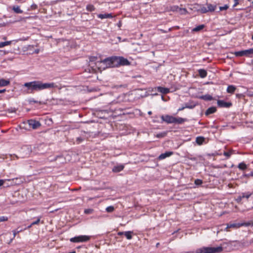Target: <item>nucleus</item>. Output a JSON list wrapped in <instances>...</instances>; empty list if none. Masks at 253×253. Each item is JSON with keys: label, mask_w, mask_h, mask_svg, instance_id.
Instances as JSON below:
<instances>
[{"label": "nucleus", "mask_w": 253, "mask_h": 253, "mask_svg": "<svg viewBox=\"0 0 253 253\" xmlns=\"http://www.w3.org/2000/svg\"><path fill=\"white\" fill-rule=\"evenodd\" d=\"M243 199V197H242V195L241 194L236 199V201L238 202V203H240L241 202L242 200Z\"/></svg>", "instance_id": "79ce46f5"}, {"label": "nucleus", "mask_w": 253, "mask_h": 253, "mask_svg": "<svg viewBox=\"0 0 253 253\" xmlns=\"http://www.w3.org/2000/svg\"><path fill=\"white\" fill-rule=\"evenodd\" d=\"M5 91H6L5 89H1V90H0V93H3V92H5Z\"/></svg>", "instance_id": "3c124183"}, {"label": "nucleus", "mask_w": 253, "mask_h": 253, "mask_svg": "<svg viewBox=\"0 0 253 253\" xmlns=\"http://www.w3.org/2000/svg\"><path fill=\"white\" fill-rule=\"evenodd\" d=\"M93 210L92 209H85L84 211V212L85 213V214H91L92 213Z\"/></svg>", "instance_id": "58836bf2"}, {"label": "nucleus", "mask_w": 253, "mask_h": 253, "mask_svg": "<svg viewBox=\"0 0 253 253\" xmlns=\"http://www.w3.org/2000/svg\"><path fill=\"white\" fill-rule=\"evenodd\" d=\"M86 9L88 11H93L95 10L94 6L92 4H88L86 6Z\"/></svg>", "instance_id": "2f4dec72"}, {"label": "nucleus", "mask_w": 253, "mask_h": 253, "mask_svg": "<svg viewBox=\"0 0 253 253\" xmlns=\"http://www.w3.org/2000/svg\"><path fill=\"white\" fill-rule=\"evenodd\" d=\"M84 140V138L81 137H79L77 138L76 141L78 144L80 143Z\"/></svg>", "instance_id": "a19ab883"}, {"label": "nucleus", "mask_w": 253, "mask_h": 253, "mask_svg": "<svg viewBox=\"0 0 253 253\" xmlns=\"http://www.w3.org/2000/svg\"><path fill=\"white\" fill-rule=\"evenodd\" d=\"M133 234V232L131 231H125L124 232V235L128 240H130L132 239V234Z\"/></svg>", "instance_id": "5701e85b"}, {"label": "nucleus", "mask_w": 253, "mask_h": 253, "mask_svg": "<svg viewBox=\"0 0 253 253\" xmlns=\"http://www.w3.org/2000/svg\"><path fill=\"white\" fill-rule=\"evenodd\" d=\"M97 17L101 19L113 18V16L111 13L98 14L97 15Z\"/></svg>", "instance_id": "ddd939ff"}, {"label": "nucleus", "mask_w": 253, "mask_h": 253, "mask_svg": "<svg viewBox=\"0 0 253 253\" xmlns=\"http://www.w3.org/2000/svg\"><path fill=\"white\" fill-rule=\"evenodd\" d=\"M205 141V138L202 136H198L196 138V142L199 145H202Z\"/></svg>", "instance_id": "393cba45"}, {"label": "nucleus", "mask_w": 253, "mask_h": 253, "mask_svg": "<svg viewBox=\"0 0 253 253\" xmlns=\"http://www.w3.org/2000/svg\"><path fill=\"white\" fill-rule=\"evenodd\" d=\"M252 40H253V35L252 36Z\"/></svg>", "instance_id": "e2e57ef3"}, {"label": "nucleus", "mask_w": 253, "mask_h": 253, "mask_svg": "<svg viewBox=\"0 0 253 253\" xmlns=\"http://www.w3.org/2000/svg\"><path fill=\"white\" fill-rule=\"evenodd\" d=\"M252 176H253V172H252L251 174H250Z\"/></svg>", "instance_id": "052dcab7"}, {"label": "nucleus", "mask_w": 253, "mask_h": 253, "mask_svg": "<svg viewBox=\"0 0 253 253\" xmlns=\"http://www.w3.org/2000/svg\"><path fill=\"white\" fill-rule=\"evenodd\" d=\"M241 243L239 241H230L227 242H223L221 246L217 247H211V249H217L214 253H221L223 250L226 252H231L233 250H238L241 248Z\"/></svg>", "instance_id": "f03ea898"}, {"label": "nucleus", "mask_w": 253, "mask_h": 253, "mask_svg": "<svg viewBox=\"0 0 253 253\" xmlns=\"http://www.w3.org/2000/svg\"><path fill=\"white\" fill-rule=\"evenodd\" d=\"M252 3H253V1H252Z\"/></svg>", "instance_id": "338daca9"}, {"label": "nucleus", "mask_w": 253, "mask_h": 253, "mask_svg": "<svg viewBox=\"0 0 253 253\" xmlns=\"http://www.w3.org/2000/svg\"><path fill=\"white\" fill-rule=\"evenodd\" d=\"M10 84L9 80H5L4 79H0V87L5 86Z\"/></svg>", "instance_id": "6ab92c4d"}, {"label": "nucleus", "mask_w": 253, "mask_h": 253, "mask_svg": "<svg viewBox=\"0 0 253 253\" xmlns=\"http://www.w3.org/2000/svg\"><path fill=\"white\" fill-rule=\"evenodd\" d=\"M12 10L16 13H22L23 10L20 8L19 6H13L12 7Z\"/></svg>", "instance_id": "a878e982"}, {"label": "nucleus", "mask_w": 253, "mask_h": 253, "mask_svg": "<svg viewBox=\"0 0 253 253\" xmlns=\"http://www.w3.org/2000/svg\"><path fill=\"white\" fill-rule=\"evenodd\" d=\"M194 183L196 185H200L203 183V181L202 180H201L200 179H197L195 180Z\"/></svg>", "instance_id": "c9c22d12"}, {"label": "nucleus", "mask_w": 253, "mask_h": 253, "mask_svg": "<svg viewBox=\"0 0 253 253\" xmlns=\"http://www.w3.org/2000/svg\"><path fill=\"white\" fill-rule=\"evenodd\" d=\"M15 111H16V110L14 108V109H11L10 110V111H9V112L12 113V112H15Z\"/></svg>", "instance_id": "603ef678"}, {"label": "nucleus", "mask_w": 253, "mask_h": 253, "mask_svg": "<svg viewBox=\"0 0 253 253\" xmlns=\"http://www.w3.org/2000/svg\"><path fill=\"white\" fill-rule=\"evenodd\" d=\"M148 114L149 115H151V114H152V111H149L148 112Z\"/></svg>", "instance_id": "4d7b16f0"}, {"label": "nucleus", "mask_w": 253, "mask_h": 253, "mask_svg": "<svg viewBox=\"0 0 253 253\" xmlns=\"http://www.w3.org/2000/svg\"><path fill=\"white\" fill-rule=\"evenodd\" d=\"M11 43V41H6L4 42H0V48L3 47L5 46L10 45Z\"/></svg>", "instance_id": "7c9ffc66"}, {"label": "nucleus", "mask_w": 253, "mask_h": 253, "mask_svg": "<svg viewBox=\"0 0 253 253\" xmlns=\"http://www.w3.org/2000/svg\"><path fill=\"white\" fill-rule=\"evenodd\" d=\"M159 245H160V243H157V244H156V247H157V248H158V247H159Z\"/></svg>", "instance_id": "bf43d9fd"}, {"label": "nucleus", "mask_w": 253, "mask_h": 253, "mask_svg": "<svg viewBox=\"0 0 253 253\" xmlns=\"http://www.w3.org/2000/svg\"><path fill=\"white\" fill-rule=\"evenodd\" d=\"M252 226H253V224H252Z\"/></svg>", "instance_id": "69168bd1"}, {"label": "nucleus", "mask_w": 253, "mask_h": 253, "mask_svg": "<svg viewBox=\"0 0 253 253\" xmlns=\"http://www.w3.org/2000/svg\"><path fill=\"white\" fill-rule=\"evenodd\" d=\"M200 98L206 101H210L212 99V97L211 95L206 94L200 96Z\"/></svg>", "instance_id": "4be33fe9"}, {"label": "nucleus", "mask_w": 253, "mask_h": 253, "mask_svg": "<svg viewBox=\"0 0 253 253\" xmlns=\"http://www.w3.org/2000/svg\"><path fill=\"white\" fill-rule=\"evenodd\" d=\"M234 54L237 57L246 56L251 57V55H253V48L248 49L236 51Z\"/></svg>", "instance_id": "0eeeda50"}, {"label": "nucleus", "mask_w": 253, "mask_h": 253, "mask_svg": "<svg viewBox=\"0 0 253 253\" xmlns=\"http://www.w3.org/2000/svg\"><path fill=\"white\" fill-rule=\"evenodd\" d=\"M35 52L36 53H38L39 52V49H36Z\"/></svg>", "instance_id": "5fc2aeb1"}, {"label": "nucleus", "mask_w": 253, "mask_h": 253, "mask_svg": "<svg viewBox=\"0 0 253 253\" xmlns=\"http://www.w3.org/2000/svg\"><path fill=\"white\" fill-rule=\"evenodd\" d=\"M234 4L233 5V7H234L236 6L239 4V0H234Z\"/></svg>", "instance_id": "49530a36"}, {"label": "nucleus", "mask_w": 253, "mask_h": 253, "mask_svg": "<svg viewBox=\"0 0 253 253\" xmlns=\"http://www.w3.org/2000/svg\"><path fill=\"white\" fill-rule=\"evenodd\" d=\"M195 105H188L187 104H185V107H186V108L193 109V108L195 107Z\"/></svg>", "instance_id": "c03bdc74"}, {"label": "nucleus", "mask_w": 253, "mask_h": 253, "mask_svg": "<svg viewBox=\"0 0 253 253\" xmlns=\"http://www.w3.org/2000/svg\"><path fill=\"white\" fill-rule=\"evenodd\" d=\"M23 86L27 88L30 93H33L35 91H38L49 88L58 87L57 85L54 83H43L40 81H34L25 83Z\"/></svg>", "instance_id": "f257e3e1"}, {"label": "nucleus", "mask_w": 253, "mask_h": 253, "mask_svg": "<svg viewBox=\"0 0 253 253\" xmlns=\"http://www.w3.org/2000/svg\"><path fill=\"white\" fill-rule=\"evenodd\" d=\"M157 90L158 92L163 94H167L169 92V88L162 86H158L157 87Z\"/></svg>", "instance_id": "2eb2a0df"}, {"label": "nucleus", "mask_w": 253, "mask_h": 253, "mask_svg": "<svg viewBox=\"0 0 253 253\" xmlns=\"http://www.w3.org/2000/svg\"><path fill=\"white\" fill-rule=\"evenodd\" d=\"M216 111V108L215 107H211L209 108L205 112V115L208 116L210 114L215 113Z\"/></svg>", "instance_id": "f3484780"}, {"label": "nucleus", "mask_w": 253, "mask_h": 253, "mask_svg": "<svg viewBox=\"0 0 253 253\" xmlns=\"http://www.w3.org/2000/svg\"><path fill=\"white\" fill-rule=\"evenodd\" d=\"M217 249H211V247H202L197 249L195 251L187 252L184 253H214Z\"/></svg>", "instance_id": "423d86ee"}, {"label": "nucleus", "mask_w": 253, "mask_h": 253, "mask_svg": "<svg viewBox=\"0 0 253 253\" xmlns=\"http://www.w3.org/2000/svg\"><path fill=\"white\" fill-rule=\"evenodd\" d=\"M161 118L163 122H165L167 124H174V117L169 115H162Z\"/></svg>", "instance_id": "6e6552de"}, {"label": "nucleus", "mask_w": 253, "mask_h": 253, "mask_svg": "<svg viewBox=\"0 0 253 253\" xmlns=\"http://www.w3.org/2000/svg\"><path fill=\"white\" fill-rule=\"evenodd\" d=\"M253 222L252 221H249L248 222H243L240 223L241 227L242 226H252Z\"/></svg>", "instance_id": "c85d7f7f"}, {"label": "nucleus", "mask_w": 253, "mask_h": 253, "mask_svg": "<svg viewBox=\"0 0 253 253\" xmlns=\"http://www.w3.org/2000/svg\"><path fill=\"white\" fill-rule=\"evenodd\" d=\"M248 0V1H251L252 0Z\"/></svg>", "instance_id": "0e129e2a"}, {"label": "nucleus", "mask_w": 253, "mask_h": 253, "mask_svg": "<svg viewBox=\"0 0 253 253\" xmlns=\"http://www.w3.org/2000/svg\"><path fill=\"white\" fill-rule=\"evenodd\" d=\"M241 227L240 223H229L227 225L226 228H239Z\"/></svg>", "instance_id": "dca6fc26"}, {"label": "nucleus", "mask_w": 253, "mask_h": 253, "mask_svg": "<svg viewBox=\"0 0 253 253\" xmlns=\"http://www.w3.org/2000/svg\"><path fill=\"white\" fill-rule=\"evenodd\" d=\"M114 210V207L112 206H109L106 208V211L108 212H112Z\"/></svg>", "instance_id": "72a5a7b5"}, {"label": "nucleus", "mask_w": 253, "mask_h": 253, "mask_svg": "<svg viewBox=\"0 0 253 253\" xmlns=\"http://www.w3.org/2000/svg\"><path fill=\"white\" fill-rule=\"evenodd\" d=\"M16 1H17L18 2H22L24 1V0H15Z\"/></svg>", "instance_id": "13d9d810"}, {"label": "nucleus", "mask_w": 253, "mask_h": 253, "mask_svg": "<svg viewBox=\"0 0 253 253\" xmlns=\"http://www.w3.org/2000/svg\"><path fill=\"white\" fill-rule=\"evenodd\" d=\"M251 242H252V243H253V238L251 239Z\"/></svg>", "instance_id": "680f3d73"}, {"label": "nucleus", "mask_w": 253, "mask_h": 253, "mask_svg": "<svg viewBox=\"0 0 253 253\" xmlns=\"http://www.w3.org/2000/svg\"><path fill=\"white\" fill-rule=\"evenodd\" d=\"M180 11L181 14H185L187 12V10L185 8H180Z\"/></svg>", "instance_id": "a18cd8bd"}, {"label": "nucleus", "mask_w": 253, "mask_h": 253, "mask_svg": "<svg viewBox=\"0 0 253 253\" xmlns=\"http://www.w3.org/2000/svg\"><path fill=\"white\" fill-rule=\"evenodd\" d=\"M199 11L202 13H206L207 12H208V8L207 7H204V6H203L200 9H199Z\"/></svg>", "instance_id": "f704fd0d"}, {"label": "nucleus", "mask_w": 253, "mask_h": 253, "mask_svg": "<svg viewBox=\"0 0 253 253\" xmlns=\"http://www.w3.org/2000/svg\"><path fill=\"white\" fill-rule=\"evenodd\" d=\"M236 88V87L233 85H229L227 88V92L229 93H233Z\"/></svg>", "instance_id": "b1692460"}, {"label": "nucleus", "mask_w": 253, "mask_h": 253, "mask_svg": "<svg viewBox=\"0 0 253 253\" xmlns=\"http://www.w3.org/2000/svg\"><path fill=\"white\" fill-rule=\"evenodd\" d=\"M232 153V151H230L228 152H224L223 155L226 157L227 159H228L230 158Z\"/></svg>", "instance_id": "473e14b6"}, {"label": "nucleus", "mask_w": 253, "mask_h": 253, "mask_svg": "<svg viewBox=\"0 0 253 253\" xmlns=\"http://www.w3.org/2000/svg\"><path fill=\"white\" fill-rule=\"evenodd\" d=\"M115 56L109 57L104 60L98 61L96 65L99 68L105 69L107 68L115 67Z\"/></svg>", "instance_id": "7ed1b4c3"}, {"label": "nucleus", "mask_w": 253, "mask_h": 253, "mask_svg": "<svg viewBox=\"0 0 253 253\" xmlns=\"http://www.w3.org/2000/svg\"><path fill=\"white\" fill-rule=\"evenodd\" d=\"M41 218H42V216H39V217H37V219L36 221L33 222L32 223V225H34L36 224H38L39 223V222H40Z\"/></svg>", "instance_id": "e433bc0d"}, {"label": "nucleus", "mask_w": 253, "mask_h": 253, "mask_svg": "<svg viewBox=\"0 0 253 253\" xmlns=\"http://www.w3.org/2000/svg\"><path fill=\"white\" fill-rule=\"evenodd\" d=\"M91 238V236L87 235H80L71 238L70 241L73 243L86 242L88 241Z\"/></svg>", "instance_id": "39448f33"}, {"label": "nucleus", "mask_w": 253, "mask_h": 253, "mask_svg": "<svg viewBox=\"0 0 253 253\" xmlns=\"http://www.w3.org/2000/svg\"><path fill=\"white\" fill-rule=\"evenodd\" d=\"M187 121L188 120L186 118H182L181 117H174V124H182L184 122H187Z\"/></svg>", "instance_id": "f8f14e48"}, {"label": "nucleus", "mask_w": 253, "mask_h": 253, "mask_svg": "<svg viewBox=\"0 0 253 253\" xmlns=\"http://www.w3.org/2000/svg\"><path fill=\"white\" fill-rule=\"evenodd\" d=\"M4 181L3 179H0V186H2L4 184Z\"/></svg>", "instance_id": "09e8293b"}, {"label": "nucleus", "mask_w": 253, "mask_h": 253, "mask_svg": "<svg viewBox=\"0 0 253 253\" xmlns=\"http://www.w3.org/2000/svg\"><path fill=\"white\" fill-rule=\"evenodd\" d=\"M124 169V166L122 165H120L119 166H116L114 167L112 169V171L114 172H119L123 170Z\"/></svg>", "instance_id": "a211bd4d"}, {"label": "nucleus", "mask_w": 253, "mask_h": 253, "mask_svg": "<svg viewBox=\"0 0 253 253\" xmlns=\"http://www.w3.org/2000/svg\"><path fill=\"white\" fill-rule=\"evenodd\" d=\"M185 108H186V107H185V106H183V107H182L181 108H179L178 109V111H182V110H184Z\"/></svg>", "instance_id": "de8ad7c7"}, {"label": "nucleus", "mask_w": 253, "mask_h": 253, "mask_svg": "<svg viewBox=\"0 0 253 253\" xmlns=\"http://www.w3.org/2000/svg\"><path fill=\"white\" fill-rule=\"evenodd\" d=\"M33 225H32V223H31L30 225H29L27 227V229H29V228H31Z\"/></svg>", "instance_id": "864d4df0"}, {"label": "nucleus", "mask_w": 253, "mask_h": 253, "mask_svg": "<svg viewBox=\"0 0 253 253\" xmlns=\"http://www.w3.org/2000/svg\"><path fill=\"white\" fill-rule=\"evenodd\" d=\"M115 67L130 65V62L122 56H115Z\"/></svg>", "instance_id": "20e7f679"}, {"label": "nucleus", "mask_w": 253, "mask_h": 253, "mask_svg": "<svg viewBox=\"0 0 253 253\" xmlns=\"http://www.w3.org/2000/svg\"><path fill=\"white\" fill-rule=\"evenodd\" d=\"M28 124L30 127H32L34 129H36L39 127L41 124L40 122L35 120H30L28 121Z\"/></svg>", "instance_id": "1a4fd4ad"}, {"label": "nucleus", "mask_w": 253, "mask_h": 253, "mask_svg": "<svg viewBox=\"0 0 253 253\" xmlns=\"http://www.w3.org/2000/svg\"><path fill=\"white\" fill-rule=\"evenodd\" d=\"M241 195L242 197H243V199L246 198L247 200H248L252 195V193L249 192L246 193H242L241 194Z\"/></svg>", "instance_id": "c756f323"}, {"label": "nucleus", "mask_w": 253, "mask_h": 253, "mask_svg": "<svg viewBox=\"0 0 253 253\" xmlns=\"http://www.w3.org/2000/svg\"><path fill=\"white\" fill-rule=\"evenodd\" d=\"M161 136H162V135L161 134H157V137H161Z\"/></svg>", "instance_id": "6e6d98bb"}, {"label": "nucleus", "mask_w": 253, "mask_h": 253, "mask_svg": "<svg viewBox=\"0 0 253 253\" xmlns=\"http://www.w3.org/2000/svg\"><path fill=\"white\" fill-rule=\"evenodd\" d=\"M22 231V229H20L19 230H13L12 232H13V236H14V237H15L16 235L17 234H18V233H19L20 232H21Z\"/></svg>", "instance_id": "37998d69"}, {"label": "nucleus", "mask_w": 253, "mask_h": 253, "mask_svg": "<svg viewBox=\"0 0 253 253\" xmlns=\"http://www.w3.org/2000/svg\"><path fill=\"white\" fill-rule=\"evenodd\" d=\"M205 27L204 25H200L194 29H193L192 31L193 32H198L202 30Z\"/></svg>", "instance_id": "cd10ccee"}, {"label": "nucleus", "mask_w": 253, "mask_h": 253, "mask_svg": "<svg viewBox=\"0 0 253 253\" xmlns=\"http://www.w3.org/2000/svg\"><path fill=\"white\" fill-rule=\"evenodd\" d=\"M123 235H124V232H119L118 233V235L119 236H122Z\"/></svg>", "instance_id": "8fccbe9b"}, {"label": "nucleus", "mask_w": 253, "mask_h": 253, "mask_svg": "<svg viewBox=\"0 0 253 253\" xmlns=\"http://www.w3.org/2000/svg\"><path fill=\"white\" fill-rule=\"evenodd\" d=\"M172 154H173L172 152H170V151L166 152L164 153L161 154L159 156V160H163V159L166 158L167 157H169L171 155H172Z\"/></svg>", "instance_id": "9b49d317"}, {"label": "nucleus", "mask_w": 253, "mask_h": 253, "mask_svg": "<svg viewBox=\"0 0 253 253\" xmlns=\"http://www.w3.org/2000/svg\"><path fill=\"white\" fill-rule=\"evenodd\" d=\"M217 105L220 107H224V108H229L232 106V103L230 102H226L224 100H218L217 101Z\"/></svg>", "instance_id": "9d476101"}, {"label": "nucleus", "mask_w": 253, "mask_h": 253, "mask_svg": "<svg viewBox=\"0 0 253 253\" xmlns=\"http://www.w3.org/2000/svg\"><path fill=\"white\" fill-rule=\"evenodd\" d=\"M228 8H229V6L227 4H225L223 6H220L219 10H220V11L225 10H227Z\"/></svg>", "instance_id": "4c0bfd02"}, {"label": "nucleus", "mask_w": 253, "mask_h": 253, "mask_svg": "<svg viewBox=\"0 0 253 253\" xmlns=\"http://www.w3.org/2000/svg\"><path fill=\"white\" fill-rule=\"evenodd\" d=\"M198 73L200 77L202 78H204L207 76V72L204 69H199L198 70Z\"/></svg>", "instance_id": "412c9836"}, {"label": "nucleus", "mask_w": 253, "mask_h": 253, "mask_svg": "<svg viewBox=\"0 0 253 253\" xmlns=\"http://www.w3.org/2000/svg\"><path fill=\"white\" fill-rule=\"evenodd\" d=\"M240 242L241 243V248L244 247H248L250 245H251L252 243V242H251V239L250 240H243Z\"/></svg>", "instance_id": "4468645a"}, {"label": "nucleus", "mask_w": 253, "mask_h": 253, "mask_svg": "<svg viewBox=\"0 0 253 253\" xmlns=\"http://www.w3.org/2000/svg\"><path fill=\"white\" fill-rule=\"evenodd\" d=\"M8 220V217L4 216H0V222Z\"/></svg>", "instance_id": "ea45409f"}, {"label": "nucleus", "mask_w": 253, "mask_h": 253, "mask_svg": "<svg viewBox=\"0 0 253 253\" xmlns=\"http://www.w3.org/2000/svg\"><path fill=\"white\" fill-rule=\"evenodd\" d=\"M238 168L240 169L243 170L247 168V166L245 163L242 162L238 165Z\"/></svg>", "instance_id": "bb28decb"}, {"label": "nucleus", "mask_w": 253, "mask_h": 253, "mask_svg": "<svg viewBox=\"0 0 253 253\" xmlns=\"http://www.w3.org/2000/svg\"><path fill=\"white\" fill-rule=\"evenodd\" d=\"M206 5L207 6L208 12H213L216 8V5L215 4H212L207 3Z\"/></svg>", "instance_id": "aec40b11"}]
</instances>
